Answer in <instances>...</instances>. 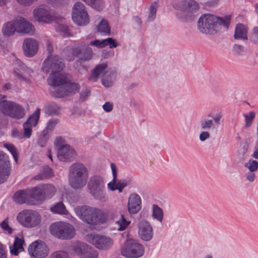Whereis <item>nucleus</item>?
Masks as SVG:
<instances>
[{
	"label": "nucleus",
	"mask_w": 258,
	"mask_h": 258,
	"mask_svg": "<svg viewBox=\"0 0 258 258\" xmlns=\"http://www.w3.org/2000/svg\"><path fill=\"white\" fill-rule=\"evenodd\" d=\"M57 76L52 75L47 79L49 85L54 87L52 90V95L56 98H62L78 92L80 89L78 84L73 83L71 75L64 74L61 78L56 80Z\"/></svg>",
	"instance_id": "f257e3e1"
},
{
	"label": "nucleus",
	"mask_w": 258,
	"mask_h": 258,
	"mask_svg": "<svg viewBox=\"0 0 258 258\" xmlns=\"http://www.w3.org/2000/svg\"><path fill=\"white\" fill-rule=\"evenodd\" d=\"M230 20V16L219 17L212 14H204L199 19L197 26L200 32L214 35L219 30L221 26L228 28Z\"/></svg>",
	"instance_id": "f03ea898"
},
{
	"label": "nucleus",
	"mask_w": 258,
	"mask_h": 258,
	"mask_svg": "<svg viewBox=\"0 0 258 258\" xmlns=\"http://www.w3.org/2000/svg\"><path fill=\"white\" fill-rule=\"evenodd\" d=\"M75 212L81 220L89 225L103 224L107 219L106 215L103 211L87 205L76 207Z\"/></svg>",
	"instance_id": "7ed1b4c3"
},
{
	"label": "nucleus",
	"mask_w": 258,
	"mask_h": 258,
	"mask_svg": "<svg viewBox=\"0 0 258 258\" xmlns=\"http://www.w3.org/2000/svg\"><path fill=\"white\" fill-rule=\"evenodd\" d=\"M88 171L82 163H73L69 168V181L71 186L75 189H79L86 185L88 178Z\"/></svg>",
	"instance_id": "20e7f679"
},
{
	"label": "nucleus",
	"mask_w": 258,
	"mask_h": 258,
	"mask_svg": "<svg viewBox=\"0 0 258 258\" xmlns=\"http://www.w3.org/2000/svg\"><path fill=\"white\" fill-rule=\"evenodd\" d=\"M87 187L90 195L96 200L105 201V183L103 178L99 175H94L90 177Z\"/></svg>",
	"instance_id": "39448f33"
},
{
	"label": "nucleus",
	"mask_w": 258,
	"mask_h": 258,
	"mask_svg": "<svg viewBox=\"0 0 258 258\" xmlns=\"http://www.w3.org/2000/svg\"><path fill=\"white\" fill-rule=\"evenodd\" d=\"M102 77V84L105 87L112 86L114 77L113 72L109 71L107 63H102L98 64L92 71L89 79L93 82H96L99 77Z\"/></svg>",
	"instance_id": "423d86ee"
},
{
	"label": "nucleus",
	"mask_w": 258,
	"mask_h": 258,
	"mask_svg": "<svg viewBox=\"0 0 258 258\" xmlns=\"http://www.w3.org/2000/svg\"><path fill=\"white\" fill-rule=\"evenodd\" d=\"M49 231L52 235L62 239H71L75 234V228L72 225L62 222L52 224Z\"/></svg>",
	"instance_id": "0eeeda50"
},
{
	"label": "nucleus",
	"mask_w": 258,
	"mask_h": 258,
	"mask_svg": "<svg viewBox=\"0 0 258 258\" xmlns=\"http://www.w3.org/2000/svg\"><path fill=\"white\" fill-rule=\"evenodd\" d=\"M19 223L26 228H34L39 224L41 217L38 213L33 210L20 212L17 217Z\"/></svg>",
	"instance_id": "6e6552de"
},
{
	"label": "nucleus",
	"mask_w": 258,
	"mask_h": 258,
	"mask_svg": "<svg viewBox=\"0 0 258 258\" xmlns=\"http://www.w3.org/2000/svg\"><path fill=\"white\" fill-rule=\"evenodd\" d=\"M43 64L45 68L50 69L52 71L48 78H49L52 75H54L57 77L56 80H58L64 74H68L66 73H61L65 65L63 59L58 55L48 56Z\"/></svg>",
	"instance_id": "1a4fd4ad"
},
{
	"label": "nucleus",
	"mask_w": 258,
	"mask_h": 258,
	"mask_svg": "<svg viewBox=\"0 0 258 258\" xmlns=\"http://www.w3.org/2000/svg\"><path fill=\"white\" fill-rule=\"evenodd\" d=\"M121 254L126 257L137 258L144 253L143 246L134 239H128L124 243L121 249Z\"/></svg>",
	"instance_id": "9d476101"
},
{
	"label": "nucleus",
	"mask_w": 258,
	"mask_h": 258,
	"mask_svg": "<svg viewBox=\"0 0 258 258\" xmlns=\"http://www.w3.org/2000/svg\"><path fill=\"white\" fill-rule=\"evenodd\" d=\"M2 110L5 114L18 119L23 118L25 115L24 108L13 102L5 101Z\"/></svg>",
	"instance_id": "9b49d317"
},
{
	"label": "nucleus",
	"mask_w": 258,
	"mask_h": 258,
	"mask_svg": "<svg viewBox=\"0 0 258 258\" xmlns=\"http://www.w3.org/2000/svg\"><path fill=\"white\" fill-rule=\"evenodd\" d=\"M86 239L97 248L102 249H107L113 243L112 239L108 237L94 234H88Z\"/></svg>",
	"instance_id": "f8f14e48"
},
{
	"label": "nucleus",
	"mask_w": 258,
	"mask_h": 258,
	"mask_svg": "<svg viewBox=\"0 0 258 258\" xmlns=\"http://www.w3.org/2000/svg\"><path fill=\"white\" fill-rule=\"evenodd\" d=\"M72 54L83 61H88L92 59L93 52L88 45L80 44L72 49Z\"/></svg>",
	"instance_id": "ddd939ff"
},
{
	"label": "nucleus",
	"mask_w": 258,
	"mask_h": 258,
	"mask_svg": "<svg viewBox=\"0 0 258 258\" xmlns=\"http://www.w3.org/2000/svg\"><path fill=\"white\" fill-rule=\"evenodd\" d=\"M75 253L81 258H97L98 253L92 247L83 242H78L73 246Z\"/></svg>",
	"instance_id": "4468645a"
},
{
	"label": "nucleus",
	"mask_w": 258,
	"mask_h": 258,
	"mask_svg": "<svg viewBox=\"0 0 258 258\" xmlns=\"http://www.w3.org/2000/svg\"><path fill=\"white\" fill-rule=\"evenodd\" d=\"M28 250L29 254L35 258H44L48 253L46 245L41 241L32 242L29 246Z\"/></svg>",
	"instance_id": "2eb2a0df"
},
{
	"label": "nucleus",
	"mask_w": 258,
	"mask_h": 258,
	"mask_svg": "<svg viewBox=\"0 0 258 258\" xmlns=\"http://www.w3.org/2000/svg\"><path fill=\"white\" fill-rule=\"evenodd\" d=\"M11 166L9 157L0 152V184L5 182L10 174Z\"/></svg>",
	"instance_id": "dca6fc26"
},
{
	"label": "nucleus",
	"mask_w": 258,
	"mask_h": 258,
	"mask_svg": "<svg viewBox=\"0 0 258 258\" xmlns=\"http://www.w3.org/2000/svg\"><path fill=\"white\" fill-rule=\"evenodd\" d=\"M34 18L39 22L49 23L53 20L49 10L45 6H40L33 11Z\"/></svg>",
	"instance_id": "f3484780"
},
{
	"label": "nucleus",
	"mask_w": 258,
	"mask_h": 258,
	"mask_svg": "<svg viewBox=\"0 0 258 258\" xmlns=\"http://www.w3.org/2000/svg\"><path fill=\"white\" fill-rule=\"evenodd\" d=\"M140 237L144 241H149L153 235V228L150 223L146 220L141 221L138 225Z\"/></svg>",
	"instance_id": "a211bd4d"
},
{
	"label": "nucleus",
	"mask_w": 258,
	"mask_h": 258,
	"mask_svg": "<svg viewBox=\"0 0 258 258\" xmlns=\"http://www.w3.org/2000/svg\"><path fill=\"white\" fill-rule=\"evenodd\" d=\"M57 150V158L60 161H71L75 158L76 153L69 145H64Z\"/></svg>",
	"instance_id": "6ab92c4d"
},
{
	"label": "nucleus",
	"mask_w": 258,
	"mask_h": 258,
	"mask_svg": "<svg viewBox=\"0 0 258 258\" xmlns=\"http://www.w3.org/2000/svg\"><path fill=\"white\" fill-rule=\"evenodd\" d=\"M38 43L37 41L33 38H27L24 40L23 49L26 56L32 57L37 52Z\"/></svg>",
	"instance_id": "aec40b11"
},
{
	"label": "nucleus",
	"mask_w": 258,
	"mask_h": 258,
	"mask_svg": "<svg viewBox=\"0 0 258 258\" xmlns=\"http://www.w3.org/2000/svg\"><path fill=\"white\" fill-rule=\"evenodd\" d=\"M141 199L137 194H131L128 198L127 209L131 214H137L141 209Z\"/></svg>",
	"instance_id": "412c9836"
},
{
	"label": "nucleus",
	"mask_w": 258,
	"mask_h": 258,
	"mask_svg": "<svg viewBox=\"0 0 258 258\" xmlns=\"http://www.w3.org/2000/svg\"><path fill=\"white\" fill-rule=\"evenodd\" d=\"M13 201L18 204L27 203L30 205H34L33 201L30 197L29 189L17 191L13 196Z\"/></svg>",
	"instance_id": "4be33fe9"
},
{
	"label": "nucleus",
	"mask_w": 258,
	"mask_h": 258,
	"mask_svg": "<svg viewBox=\"0 0 258 258\" xmlns=\"http://www.w3.org/2000/svg\"><path fill=\"white\" fill-rule=\"evenodd\" d=\"M247 27L242 23L236 24L233 35L234 40L237 41H245L248 40Z\"/></svg>",
	"instance_id": "5701e85b"
},
{
	"label": "nucleus",
	"mask_w": 258,
	"mask_h": 258,
	"mask_svg": "<svg viewBox=\"0 0 258 258\" xmlns=\"http://www.w3.org/2000/svg\"><path fill=\"white\" fill-rule=\"evenodd\" d=\"M180 10L184 12H192L200 9L199 3L195 0H183L179 4Z\"/></svg>",
	"instance_id": "b1692460"
},
{
	"label": "nucleus",
	"mask_w": 258,
	"mask_h": 258,
	"mask_svg": "<svg viewBox=\"0 0 258 258\" xmlns=\"http://www.w3.org/2000/svg\"><path fill=\"white\" fill-rule=\"evenodd\" d=\"M15 25L17 32L20 33H30L33 27L32 24L22 18L15 20Z\"/></svg>",
	"instance_id": "393cba45"
},
{
	"label": "nucleus",
	"mask_w": 258,
	"mask_h": 258,
	"mask_svg": "<svg viewBox=\"0 0 258 258\" xmlns=\"http://www.w3.org/2000/svg\"><path fill=\"white\" fill-rule=\"evenodd\" d=\"M58 122L59 120L56 118L51 119L48 121L47 126L42 133L43 137H41L38 141V144L40 147H44V145L41 144V141H44V144L46 143L47 140L46 136L47 134L51 133L53 131L55 126L58 123Z\"/></svg>",
	"instance_id": "a878e982"
},
{
	"label": "nucleus",
	"mask_w": 258,
	"mask_h": 258,
	"mask_svg": "<svg viewBox=\"0 0 258 258\" xmlns=\"http://www.w3.org/2000/svg\"><path fill=\"white\" fill-rule=\"evenodd\" d=\"M42 184L29 189L30 199L33 200L34 205L37 202L44 201V197L42 192Z\"/></svg>",
	"instance_id": "bb28decb"
},
{
	"label": "nucleus",
	"mask_w": 258,
	"mask_h": 258,
	"mask_svg": "<svg viewBox=\"0 0 258 258\" xmlns=\"http://www.w3.org/2000/svg\"><path fill=\"white\" fill-rule=\"evenodd\" d=\"M87 13L85 10V6L81 2L76 3L72 11V19L73 21H79L78 20L79 14H85Z\"/></svg>",
	"instance_id": "cd10ccee"
},
{
	"label": "nucleus",
	"mask_w": 258,
	"mask_h": 258,
	"mask_svg": "<svg viewBox=\"0 0 258 258\" xmlns=\"http://www.w3.org/2000/svg\"><path fill=\"white\" fill-rule=\"evenodd\" d=\"M24 240L16 237L13 245L10 246V252L14 255H18L20 251L24 250L23 244Z\"/></svg>",
	"instance_id": "c85d7f7f"
},
{
	"label": "nucleus",
	"mask_w": 258,
	"mask_h": 258,
	"mask_svg": "<svg viewBox=\"0 0 258 258\" xmlns=\"http://www.w3.org/2000/svg\"><path fill=\"white\" fill-rule=\"evenodd\" d=\"M45 113L48 115H57L60 113L59 106L54 102H50L44 107Z\"/></svg>",
	"instance_id": "c756f323"
},
{
	"label": "nucleus",
	"mask_w": 258,
	"mask_h": 258,
	"mask_svg": "<svg viewBox=\"0 0 258 258\" xmlns=\"http://www.w3.org/2000/svg\"><path fill=\"white\" fill-rule=\"evenodd\" d=\"M17 31L15 20L5 24L2 28V32L5 36H11Z\"/></svg>",
	"instance_id": "7c9ffc66"
},
{
	"label": "nucleus",
	"mask_w": 258,
	"mask_h": 258,
	"mask_svg": "<svg viewBox=\"0 0 258 258\" xmlns=\"http://www.w3.org/2000/svg\"><path fill=\"white\" fill-rule=\"evenodd\" d=\"M42 192L44 200L50 199L56 192L55 187L51 184H42Z\"/></svg>",
	"instance_id": "2f4dec72"
},
{
	"label": "nucleus",
	"mask_w": 258,
	"mask_h": 258,
	"mask_svg": "<svg viewBox=\"0 0 258 258\" xmlns=\"http://www.w3.org/2000/svg\"><path fill=\"white\" fill-rule=\"evenodd\" d=\"M127 185V182L125 180H117V179L114 183L111 181L108 183V187L112 191L118 190L119 192H122V189Z\"/></svg>",
	"instance_id": "473e14b6"
},
{
	"label": "nucleus",
	"mask_w": 258,
	"mask_h": 258,
	"mask_svg": "<svg viewBox=\"0 0 258 258\" xmlns=\"http://www.w3.org/2000/svg\"><path fill=\"white\" fill-rule=\"evenodd\" d=\"M97 31L102 35H110L111 34L110 27L108 21L102 19L97 26Z\"/></svg>",
	"instance_id": "72a5a7b5"
},
{
	"label": "nucleus",
	"mask_w": 258,
	"mask_h": 258,
	"mask_svg": "<svg viewBox=\"0 0 258 258\" xmlns=\"http://www.w3.org/2000/svg\"><path fill=\"white\" fill-rule=\"evenodd\" d=\"M52 174V169L48 166H44L39 173L33 178L37 180H41L51 176Z\"/></svg>",
	"instance_id": "f704fd0d"
},
{
	"label": "nucleus",
	"mask_w": 258,
	"mask_h": 258,
	"mask_svg": "<svg viewBox=\"0 0 258 258\" xmlns=\"http://www.w3.org/2000/svg\"><path fill=\"white\" fill-rule=\"evenodd\" d=\"M52 212L61 215H67L69 213L65 206L62 202H59L50 208Z\"/></svg>",
	"instance_id": "c9c22d12"
},
{
	"label": "nucleus",
	"mask_w": 258,
	"mask_h": 258,
	"mask_svg": "<svg viewBox=\"0 0 258 258\" xmlns=\"http://www.w3.org/2000/svg\"><path fill=\"white\" fill-rule=\"evenodd\" d=\"M130 223L131 221L127 220L123 215L120 214L119 219L115 221L116 228L118 231H123L127 228Z\"/></svg>",
	"instance_id": "e433bc0d"
},
{
	"label": "nucleus",
	"mask_w": 258,
	"mask_h": 258,
	"mask_svg": "<svg viewBox=\"0 0 258 258\" xmlns=\"http://www.w3.org/2000/svg\"><path fill=\"white\" fill-rule=\"evenodd\" d=\"M40 112V109L37 108L25 122L31 125V127L35 126L37 124L39 118Z\"/></svg>",
	"instance_id": "4c0bfd02"
},
{
	"label": "nucleus",
	"mask_w": 258,
	"mask_h": 258,
	"mask_svg": "<svg viewBox=\"0 0 258 258\" xmlns=\"http://www.w3.org/2000/svg\"><path fill=\"white\" fill-rule=\"evenodd\" d=\"M87 5L91 6L94 9L100 11L103 7V0H83Z\"/></svg>",
	"instance_id": "58836bf2"
},
{
	"label": "nucleus",
	"mask_w": 258,
	"mask_h": 258,
	"mask_svg": "<svg viewBox=\"0 0 258 258\" xmlns=\"http://www.w3.org/2000/svg\"><path fill=\"white\" fill-rule=\"evenodd\" d=\"M152 215L154 218L161 222L163 217V210L158 205H153Z\"/></svg>",
	"instance_id": "ea45409f"
},
{
	"label": "nucleus",
	"mask_w": 258,
	"mask_h": 258,
	"mask_svg": "<svg viewBox=\"0 0 258 258\" xmlns=\"http://www.w3.org/2000/svg\"><path fill=\"white\" fill-rule=\"evenodd\" d=\"M4 147L12 154L15 161L17 163L18 160V154L17 150L15 146L12 144H5Z\"/></svg>",
	"instance_id": "a19ab883"
},
{
	"label": "nucleus",
	"mask_w": 258,
	"mask_h": 258,
	"mask_svg": "<svg viewBox=\"0 0 258 258\" xmlns=\"http://www.w3.org/2000/svg\"><path fill=\"white\" fill-rule=\"evenodd\" d=\"M157 7V3L156 2H154L150 6V12L148 18V22H152L155 19L156 17Z\"/></svg>",
	"instance_id": "79ce46f5"
},
{
	"label": "nucleus",
	"mask_w": 258,
	"mask_h": 258,
	"mask_svg": "<svg viewBox=\"0 0 258 258\" xmlns=\"http://www.w3.org/2000/svg\"><path fill=\"white\" fill-rule=\"evenodd\" d=\"M255 115V113L253 111H250L248 113V114L244 113L243 114V116L245 117V127L246 128H248L251 126L253 121Z\"/></svg>",
	"instance_id": "37998d69"
},
{
	"label": "nucleus",
	"mask_w": 258,
	"mask_h": 258,
	"mask_svg": "<svg viewBox=\"0 0 258 258\" xmlns=\"http://www.w3.org/2000/svg\"><path fill=\"white\" fill-rule=\"evenodd\" d=\"M249 41L253 44L258 43V26L254 27L250 33Z\"/></svg>",
	"instance_id": "c03bdc74"
},
{
	"label": "nucleus",
	"mask_w": 258,
	"mask_h": 258,
	"mask_svg": "<svg viewBox=\"0 0 258 258\" xmlns=\"http://www.w3.org/2000/svg\"><path fill=\"white\" fill-rule=\"evenodd\" d=\"M244 167L247 168L249 171L255 172L258 169V162L253 159H250L244 164Z\"/></svg>",
	"instance_id": "a18cd8bd"
},
{
	"label": "nucleus",
	"mask_w": 258,
	"mask_h": 258,
	"mask_svg": "<svg viewBox=\"0 0 258 258\" xmlns=\"http://www.w3.org/2000/svg\"><path fill=\"white\" fill-rule=\"evenodd\" d=\"M78 20L79 21H74L77 25L81 26V25H86L89 22V17L88 13H86L85 14H79L78 16Z\"/></svg>",
	"instance_id": "49530a36"
},
{
	"label": "nucleus",
	"mask_w": 258,
	"mask_h": 258,
	"mask_svg": "<svg viewBox=\"0 0 258 258\" xmlns=\"http://www.w3.org/2000/svg\"><path fill=\"white\" fill-rule=\"evenodd\" d=\"M23 137L25 139H29L32 135V127L31 125H29L26 123L24 122L23 125Z\"/></svg>",
	"instance_id": "de8ad7c7"
},
{
	"label": "nucleus",
	"mask_w": 258,
	"mask_h": 258,
	"mask_svg": "<svg viewBox=\"0 0 258 258\" xmlns=\"http://www.w3.org/2000/svg\"><path fill=\"white\" fill-rule=\"evenodd\" d=\"M49 258H69V254L64 250H58L51 253Z\"/></svg>",
	"instance_id": "09e8293b"
},
{
	"label": "nucleus",
	"mask_w": 258,
	"mask_h": 258,
	"mask_svg": "<svg viewBox=\"0 0 258 258\" xmlns=\"http://www.w3.org/2000/svg\"><path fill=\"white\" fill-rule=\"evenodd\" d=\"M212 119H205L201 121V130L204 131L209 130L213 125Z\"/></svg>",
	"instance_id": "8fccbe9b"
},
{
	"label": "nucleus",
	"mask_w": 258,
	"mask_h": 258,
	"mask_svg": "<svg viewBox=\"0 0 258 258\" xmlns=\"http://www.w3.org/2000/svg\"><path fill=\"white\" fill-rule=\"evenodd\" d=\"M244 51V46L241 44H235L232 47V52L235 55H241Z\"/></svg>",
	"instance_id": "3c124183"
},
{
	"label": "nucleus",
	"mask_w": 258,
	"mask_h": 258,
	"mask_svg": "<svg viewBox=\"0 0 258 258\" xmlns=\"http://www.w3.org/2000/svg\"><path fill=\"white\" fill-rule=\"evenodd\" d=\"M104 47L108 45L110 48H115L117 46L116 40L112 38L104 39Z\"/></svg>",
	"instance_id": "603ef678"
},
{
	"label": "nucleus",
	"mask_w": 258,
	"mask_h": 258,
	"mask_svg": "<svg viewBox=\"0 0 258 258\" xmlns=\"http://www.w3.org/2000/svg\"><path fill=\"white\" fill-rule=\"evenodd\" d=\"M245 176L246 180L250 182H253L256 177L255 172L251 171H248V172L245 174Z\"/></svg>",
	"instance_id": "864d4df0"
},
{
	"label": "nucleus",
	"mask_w": 258,
	"mask_h": 258,
	"mask_svg": "<svg viewBox=\"0 0 258 258\" xmlns=\"http://www.w3.org/2000/svg\"><path fill=\"white\" fill-rule=\"evenodd\" d=\"M90 44L91 45L95 46L98 48L104 47V39L95 40L94 41H91Z\"/></svg>",
	"instance_id": "5fc2aeb1"
},
{
	"label": "nucleus",
	"mask_w": 258,
	"mask_h": 258,
	"mask_svg": "<svg viewBox=\"0 0 258 258\" xmlns=\"http://www.w3.org/2000/svg\"><path fill=\"white\" fill-rule=\"evenodd\" d=\"M12 136L13 138L21 140L23 138L22 134L17 128L13 129L12 131Z\"/></svg>",
	"instance_id": "6e6d98bb"
},
{
	"label": "nucleus",
	"mask_w": 258,
	"mask_h": 258,
	"mask_svg": "<svg viewBox=\"0 0 258 258\" xmlns=\"http://www.w3.org/2000/svg\"><path fill=\"white\" fill-rule=\"evenodd\" d=\"M210 137V134L208 132L203 131L199 136L200 140L202 142H204L206 140L208 139Z\"/></svg>",
	"instance_id": "4d7b16f0"
},
{
	"label": "nucleus",
	"mask_w": 258,
	"mask_h": 258,
	"mask_svg": "<svg viewBox=\"0 0 258 258\" xmlns=\"http://www.w3.org/2000/svg\"><path fill=\"white\" fill-rule=\"evenodd\" d=\"M14 73L17 78L19 79L20 81H26V79L24 78L23 75V72H22L21 70H15Z\"/></svg>",
	"instance_id": "13d9d810"
},
{
	"label": "nucleus",
	"mask_w": 258,
	"mask_h": 258,
	"mask_svg": "<svg viewBox=\"0 0 258 258\" xmlns=\"http://www.w3.org/2000/svg\"><path fill=\"white\" fill-rule=\"evenodd\" d=\"M7 250L6 247L0 242V258H7Z\"/></svg>",
	"instance_id": "bf43d9fd"
},
{
	"label": "nucleus",
	"mask_w": 258,
	"mask_h": 258,
	"mask_svg": "<svg viewBox=\"0 0 258 258\" xmlns=\"http://www.w3.org/2000/svg\"><path fill=\"white\" fill-rule=\"evenodd\" d=\"M111 168L113 175V179L112 181H113L114 183L116 179H117V168L114 163H111Z\"/></svg>",
	"instance_id": "052dcab7"
},
{
	"label": "nucleus",
	"mask_w": 258,
	"mask_h": 258,
	"mask_svg": "<svg viewBox=\"0 0 258 258\" xmlns=\"http://www.w3.org/2000/svg\"><path fill=\"white\" fill-rule=\"evenodd\" d=\"M1 227L6 231H8L9 233L12 232V228L9 226L8 222L4 220L1 224Z\"/></svg>",
	"instance_id": "680f3d73"
},
{
	"label": "nucleus",
	"mask_w": 258,
	"mask_h": 258,
	"mask_svg": "<svg viewBox=\"0 0 258 258\" xmlns=\"http://www.w3.org/2000/svg\"><path fill=\"white\" fill-rule=\"evenodd\" d=\"M63 139L61 137H58L56 138L54 144L58 148H59L60 147H62V146H64L63 145Z\"/></svg>",
	"instance_id": "e2e57ef3"
},
{
	"label": "nucleus",
	"mask_w": 258,
	"mask_h": 258,
	"mask_svg": "<svg viewBox=\"0 0 258 258\" xmlns=\"http://www.w3.org/2000/svg\"><path fill=\"white\" fill-rule=\"evenodd\" d=\"M102 107L106 112H110L113 109V105L111 103L107 102L105 103Z\"/></svg>",
	"instance_id": "0e129e2a"
},
{
	"label": "nucleus",
	"mask_w": 258,
	"mask_h": 258,
	"mask_svg": "<svg viewBox=\"0 0 258 258\" xmlns=\"http://www.w3.org/2000/svg\"><path fill=\"white\" fill-rule=\"evenodd\" d=\"M90 93V91L86 90L84 92H82L80 94V100L81 101H84L86 100V98L88 96Z\"/></svg>",
	"instance_id": "69168bd1"
},
{
	"label": "nucleus",
	"mask_w": 258,
	"mask_h": 258,
	"mask_svg": "<svg viewBox=\"0 0 258 258\" xmlns=\"http://www.w3.org/2000/svg\"><path fill=\"white\" fill-rule=\"evenodd\" d=\"M59 28L60 31H62L64 34L67 35L69 34V29L67 26L62 25L59 26Z\"/></svg>",
	"instance_id": "338daca9"
},
{
	"label": "nucleus",
	"mask_w": 258,
	"mask_h": 258,
	"mask_svg": "<svg viewBox=\"0 0 258 258\" xmlns=\"http://www.w3.org/2000/svg\"><path fill=\"white\" fill-rule=\"evenodd\" d=\"M47 50L49 56H51V55L52 54V52H53V46L49 42H48L47 44Z\"/></svg>",
	"instance_id": "774afa93"
}]
</instances>
